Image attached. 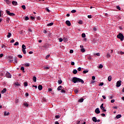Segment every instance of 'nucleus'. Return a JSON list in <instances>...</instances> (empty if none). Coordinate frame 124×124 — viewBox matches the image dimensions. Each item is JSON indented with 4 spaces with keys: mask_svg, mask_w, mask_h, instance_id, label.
Segmentation results:
<instances>
[{
    "mask_svg": "<svg viewBox=\"0 0 124 124\" xmlns=\"http://www.w3.org/2000/svg\"><path fill=\"white\" fill-rule=\"evenodd\" d=\"M72 82H73V83L75 84H76V83H81V84H84V83L83 79L76 77L73 78Z\"/></svg>",
    "mask_w": 124,
    "mask_h": 124,
    "instance_id": "f257e3e1",
    "label": "nucleus"
},
{
    "mask_svg": "<svg viewBox=\"0 0 124 124\" xmlns=\"http://www.w3.org/2000/svg\"><path fill=\"white\" fill-rule=\"evenodd\" d=\"M117 38L120 39L121 41H123V40H124V35L122 34V33H119L118 35H117Z\"/></svg>",
    "mask_w": 124,
    "mask_h": 124,
    "instance_id": "f03ea898",
    "label": "nucleus"
},
{
    "mask_svg": "<svg viewBox=\"0 0 124 124\" xmlns=\"http://www.w3.org/2000/svg\"><path fill=\"white\" fill-rule=\"evenodd\" d=\"M22 51L23 54H27V52L26 51V46L25 45H22Z\"/></svg>",
    "mask_w": 124,
    "mask_h": 124,
    "instance_id": "7ed1b4c3",
    "label": "nucleus"
},
{
    "mask_svg": "<svg viewBox=\"0 0 124 124\" xmlns=\"http://www.w3.org/2000/svg\"><path fill=\"white\" fill-rule=\"evenodd\" d=\"M6 12L7 14L9 15V16H15V14L14 13H10V11L7 10H6Z\"/></svg>",
    "mask_w": 124,
    "mask_h": 124,
    "instance_id": "20e7f679",
    "label": "nucleus"
},
{
    "mask_svg": "<svg viewBox=\"0 0 124 124\" xmlns=\"http://www.w3.org/2000/svg\"><path fill=\"white\" fill-rule=\"evenodd\" d=\"M5 76L7 77V78H11V74L9 73L8 72H6Z\"/></svg>",
    "mask_w": 124,
    "mask_h": 124,
    "instance_id": "39448f33",
    "label": "nucleus"
},
{
    "mask_svg": "<svg viewBox=\"0 0 124 124\" xmlns=\"http://www.w3.org/2000/svg\"><path fill=\"white\" fill-rule=\"evenodd\" d=\"M121 85H122V80L118 81L116 83V87L119 88V87H121Z\"/></svg>",
    "mask_w": 124,
    "mask_h": 124,
    "instance_id": "423d86ee",
    "label": "nucleus"
},
{
    "mask_svg": "<svg viewBox=\"0 0 124 124\" xmlns=\"http://www.w3.org/2000/svg\"><path fill=\"white\" fill-rule=\"evenodd\" d=\"M103 105H104V104H102L101 106H100V108L101 109V110H103V112H106V109H105V108H104L103 107Z\"/></svg>",
    "mask_w": 124,
    "mask_h": 124,
    "instance_id": "0eeeda50",
    "label": "nucleus"
},
{
    "mask_svg": "<svg viewBox=\"0 0 124 124\" xmlns=\"http://www.w3.org/2000/svg\"><path fill=\"white\" fill-rule=\"evenodd\" d=\"M95 113H96V114H99V113H100V110H99V108H96L95 109Z\"/></svg>",
    "mask_w": 124,
    "mask_h": 124,
    "instance_id": "6e6552de",
    "label": "nucleus"
},
{
    "mask_svg": "<svg viewBox=\"0 0 124 124\" xmlns=\"http://www.w3.org/2000/svg\"><path fill=\"white\" fill-rule=\"evenodd\" d=\"M65 23H66V25H67V26H68L69 27H70V26H71V23L70 21H69V20L66 21Z\"/></svg>",
    "mask_w": 124,
    "mask_h": 124,
    "instance_id": "1a4fd4ad",
    "label": "nucleus"
},
{
    "mask_svg": "<svg viewBox=\"0 0 124 124\" xmlns=\"http://www.w3.org/2000/svg\"><path fill=\"white\" fill-rule=\"evenodd\" d=\"M4 1L7 3V4H11V1H10L9 0H4Z\"/></svg>",
    "mask_w": 124,
    "mask_h": 124,
    "instance_id": "9d476101",
    "label": "nucleus"
},
{
    "mask_svg": "<svg viewBox=\"0 0 124 124\" xmlns=\"http://www.w3.org/2000/svg\"><path fill=\"white\" fill-rule=\"evenodd\" d=\"M92 120L94 122V123L97 122V119H96V117H93L92 118Z\"/></svg>",
    "mask_w": 124,
    "mask_h": 124,
    "instance_id": "9b49d317",
    "label": "nucleus"
},
{
    "mask_svg": "<svg viewBox=\"0 0 124 124\" xmlns=\"http://www.w3.org/2000/svg\"><path fill=\"white\" fill-rule=\"evenodd\" d=\"M6 72L4 71H2L0 72V76H4V77L5 76H4V74H5Z\"/></svg>",
    "mask_w": 124,
    "mask_h": 124,
    "instance_id": "f8f14e48",
    "label": "nucleus"
},
{
    "mask_svg": "<svg viewBox=\"0 0 124 124\" xmlns=\"http://www.w3.org/2000/svg\"><path fill=\"white\" fill-rule=\"evenodd\" d=\"M38 90H39V91H41L43 89L42 85H39L38 87Z\"/></svg>",
    "mask_w": 124,
    "mask_h": 124,
    "instance_id": "ddd939ff",
    "label": "nucleus"
},
{
    "mask_svg": "<svg viewBox=\"0 0 124 124\" xmlns=\"http://www.w3.org/2000/svg\"><path fill=\"white\" fill-rule=\"evenodd\" d=\"M6 92V88H4L3 89V90H2V91L1 92V93H4Z\"/></svg>",
    "mask_w": 124,
    "mask_h": 124,
    "instance_id": "4468645a",
    "label": "nucleus"
},
{
    "mask_svg": "<svg viewBox=\"0 0 124 124\" xmlns=\"http://www.w3.org/2000/svg\"><path fill=\"white\" fill-rule=\"evenodd\" d=\"M11 35H12V34H11V32H9V33H8V34L7 36V37L8 38H10V37H11Z\"/></svg>",
    "mask_w": 124,
    "mask_h": 124,
    "instance_id": "2eb2a0df",
    "label": "nucleus"
},
{
    "mask_svg": "<svg viewBox=\"0 0 124 124\" xmlns=\"http://www.w3.org/2000/svg\"><path fill=\"white\" fill-rule=\"evenodd\" d=\"M12 4H13V5H17V4H18V3H17V2L15 1H13L12 2Z\"/></svg>",
    "mask_w": 124,
    "mask_h": 124,
    "instance_id": "dca6fc26",
    "label": "nucleus"
},
{
    "mask_svg": "<svg viewBox=\"0 0 124 124\" xmlns=\"http://www.w3.org/2000/svg\"><path fill=\"white\" fill-rule=\"evenodd\" d=\"M77 72H78V71H77L76 69H74L73 71V74H77Z\"/></svg>",
    "mask_w": 124,
    "mask_h": 124,
    "instance_id": "f3484780",
    "label": "nucleus"
},
{
    "mask_svg": "<svg viewBox=\"0 0 124 124\" xmlns=\"http://www.w3.org/2000/svg\"><path fill=\"white\" fill-rule=\"evenodd\" d=\"M23 105H24V106H25L26 107H29V104H28L27 102H25L23 103Z\"/></svg>",
    "mask_w": 124,
    "mask_h": 124,
    "instance_id": "a211bd4d",
    "label": "nucleus"
},
{
    "mask_svg": "<svg viewBox=\"0 0 124 124\" xmlns=\"http://www.w3.org/2000/svg\"><path fill=\"white\" fill-rule=\"evenodd\" d=\"M4 116H8V115H9V112L4 111Z\"/></svg>",
    "mask_w": 124,
    "mask_h": 124,
    "instance_id": "6ab92c4d",
    "label": "nucleus"
},
{
    "mask_svg": "<svg viewBox=\"0 0 124 124\" xmlns=\"http://www.w3.org/2000/svg\"><path fill=\"white\" fill-rule=\"evenodd\" d=\"M54 25V23L51 22L47 25V27H51V26H53Z\"/></svg>",
    "mask_w": 124,
    "mask_h": 124,
    "instance_id": "aec40b11",
    "label": "nucleus"
},
{
    "mask_svg": "<svg viewBox=\"0 0 124 124\" xmlns=\"http://www.w3.org/2000/svg\"><path fill=\"white\" fill-rule=\"evenodd\" d=\"M62 86H60L58 87L57 90L58 91H61L62 90Z\"/></svg>",
    "mask_w": 124,
    "mask_h": 124,
    "instance_id": "412c9836",
    "label": "nucleus"
},
{
    "mask_svg": "<svg viewBox=\"0 0 124 124\" xmlns=\"http://www.w3.org/2000/svg\"><path fill=\"white\" fill-rule=\"evenodd\" d=\"M80 51H81L82 53H85V52L86 51V50H85V48H81V49H80Z\"/></svg>",
    "mask_w": 124,
    "mask_h": 124,
    "instance_id": "4be33fe9",
    "label": "nucleus"
},
{
    "mask_svg": "<svg viewBox=\"0 0 124 124\" xmlns=\"http://www.w3.org/2000/svg\"><path fill=\"white\" fill-rule=\"evenodd\" d=\"M84 101V99L83 98H81L78 100V102L82 103Z\"/></svg>",
    "mask_w": 124,
    "mask_h": 124,
    "instance_id": "5701e85b",
    "label": "nucleus"
},
{
    "mask_svg": "<svg viewBox=\"0 0 124 124\" xmlns=\"http://www.w3.org/2000/svg\"><path fill=\"white\" fill-rule=\"evenodd\" d=\"M120 118H122V115L118 114L116 116V119H120Z\"/></svg>",
    "mask_w": 124,
    "mask_h": 124,
    "instance_id": "b1692460",
    "label": "nucleus"
},
{
    "mask_svg": "<svg viewBox=\"0 0 124 124\" xmlns=\"http://www.w3.org/2000/svg\"><path fill=\"white\" fill-rule=\"evenodd\" d=\"M108 81H109V82H110L111 80H112V77L111 76H109L108 77Z\"/></svg>",
    "mask_w": 124,
    "mask_h": 124,
    "instance_id": "393cba45",
    "label": "nucleus"
},
{
    "mask_svg": "<svg viewBox=\"0 0 124 124\" xmlns=\"http://www.w3.org/2000/svg\"><path fill=\"white\" fill-rule=\"evenodd\" d=\"M33 81L35 83L36 82V77L34 76L33 77Z\"/></svg>",
    "mask_w": 124,
    "mask_h": 124,
    "instance_id": "a878e982",
    "label": "nucleus"
},
{
    "mask_svg": "<svg viewBox=\"0 0 124 124\" xmlns=\"http://www.w3.org/2000/svg\"><path fill=\"white\" fill-rule=\"evenodd\" d=\"M81 36L82 37H83V38H85V37H86V34H85V33H83L81 34Z\"/></svg>",
    "mask_w": 124,
    "mask_h": 124,
    "instance_id": "bb28decb",
    "label": "nucleus"
},
{
    "mask_svg": "<svg viewBox=\"0 0 124 124\" xmlns=\"http://www.w3.org/2000/svg\"><path fill=\"white\" fill-rule=\"evenodd\" d=\"M49 68H50V67H48V66H46L44 67V69L47 70L48 69H49Z\"/></svg>",
    "mask_w": 124,
    "mask_h": 124,
    "instance_id": "cd10ccee",
    "label": "nucleus"
},
{
    "mask_svg": "<svg viewBox=\"0 0 124 124\" xmlns=\"http://www.w3.org/2000/svg\"><path fill=\"white\" fill-rule=\"evenodd\" d=\"M88 72H89V70H84L83 71V73H84V74H86V73H88Z\"/></svg>",
    "mask_w": 124,
    "mask_h": 124,
    "instance_id": "c85d7f7f",
    "label": "nucleus"
},
{
    "mask_svg": "<svg viewBox=\"0 0 124 124\" xmlns=\"http://www.w3.org/2000/svg\"><path fill=\"white\" fill-rule=\"evenodd\" d=\"M15 46H17L18 45H19V42H16L15 44H14Z\"/></svg>",
    "mask_w": 124,
    "mask_h": 124,
    "instance_id": "c756f323",
    "label": "nucleus"
},
{
    "mask_svg": "<svg viewBox=\"0 0 124 124\" xmlns=\"http://www.w3.org/2000/svg\"><path fill=\"white\" fill-rule=\"evenodd\" d=\"M49 57H50V55H49V54L46 55V60H48V59H49Z\"/></svg>",
    "mask_w": 124,
    "mask_h": 124,
    "instance_id": "7c9ffc66",
    "label": "nucleus"
},
{
    "mask_svg": "<svg viewBox=\"0 0 124 124\" xmlns=\"http://www.w3.org/2000/svg\"><path fill=\"white\" fill-rule=\"evenodd\" d=\"M24 87H27V86H28V83L25 82L24 83Z\"/></svg>",
    "mask_w": 124,
    "mask_h": 124,
    "instance_id": "2f4dec72",
    "label": "nucleus"
},
{
    "mask_svg": "<svg viewBox=\"0 0 124 124\" xmlns=\"http://www.w3.org/2000/svg\"><path fill=\"white\" fill-rule=\"evenodd\" d=\"M62 83V80H58V84H59V85H61Z\"/></svg>",
    "mask_w": 124,
    "mask_h": 124,
    "instance_id": "473e14b6",
    "label": "nucleus"
},
{
    "mask_svg": "<svg viewBox=\"0 0 124 124\" xmlns=\"http://www.w3.org/2000/svg\"><path fill=\"white\" fill-rule=\"evenodd\" d=\"M110 57H111L110 53H108L107 55V58H110Z\"/></svg>",
    "mask_w": 124,
    "mask_h": 124,
    "instance_id": "72a5a7b5",
    "label": "nucleus"
},
{
    "mask_svg": "<svg viewBox=\"0 0 124 124\" xmlns=\"http://www.w3.org/2000/svg\"><path fill=\"white\" fill-rule=\"evenodd\" d=\"M22 8L24 9V10H25V9H26V6L25 5H22L21 6Z\"/></svg>",
    "mask_w": 124,
    "mask_h": 124,
    "instance_id": "f704fd0d",
    "label": "nucleus"
},
{
    "mask_svg": "<svg viewBox=\"0 0 124 124\" xmlns=\"http://www.w3.org/2000/svg\"><path fill=\"white\" fill-rule=\"evenodd\" d=\"M78 23L80 24V25H82V24H83V21L82 20H79L78 21Z\"/></svg>",
    "mask_w": 124,
    "mask_h": 124,
    "instance_id": "c9c22d12",
    "label": "nucleus"
},
{
    "mask_svg": "<svg viewBox=\"0 0 124 124\" xmlns=\"http://www.w3.org/2000/svg\"><path fill=\"white\" fill-rule=\"evenodd\" d=\"M29 16H26L25 18V21H28V20H29Z\"/></svg>",
    "mask_w": 124,
    "mask_h": 124,
    "instance_id": "e433bc0d",
    "label": "nucleus"
},
{
    "mask_svg": "<svg viewBox=\"0 0 124 124\" xmlns=\"http://www.w3.org/2000/svg\"><path fill=\"white\" fill-rule=\"evenodd\" d=\"M103 67V65L102 64H100L99 66V68H102Z\"/></svg>",
    "mask_w": 124,
    "mask_h": 124,
    "instance_id": "4c0bfd02",
    "label": "nucleus"
},
{
    "mask_svg": "<svg viewBox=\"0 0 124 124\" xmlns=\"http://www.w3.org/2000/svg\"><path fill=\"white\" fill-rule=\"evenodd\" d=\"M56 119H60V115H57L55 116Z\"/></svg>",
    "mask_w": 124,
    "mask_h": 124,
    "instance_id": "58836bf2",
    "label": "nucleus"
},
{
    "mask_svg": "<svg viewBox=\"0 0 124 124\" xmlns=\"http://www.w3.org/2000/svg\"><path fill=\"white\" fill-rule=\"evenodd\" d=\"M116 8L117 9H118V10H121V7H119V6H117Z\"/></svg>",
    "mask_w": 124,
    "mask_h": 124,
    "instance_id": "ea45409f",
    "label": "nucleus"
},
{
    "mask_svg": "<svg viewBox=\"0 0 124 124\" xmlns=\"http://www.w3.org/2000/svg\"><path fill=\"white\" fill-rule=\"evenodd\" d=\"M14 62H16V63H17V58L16 57L15 58Z\"/></svg>",
    "mask_w": 124,
    "mask_h": 124,
    "instance_id": "a19ab883",
    "label": "nucleus"
},
{
    "mask_svg": "<svg viewBox=\"0 0 124 124\" xmlns=\"http://www.w3.org/2000/svg\"><path fill=\"white\" fill-rule=\"evenodd\" d=\"M78 89H75V93H78Z\"/></svg>",
    "mask_w": 124,
    "mask_h": 124,
    "instance_id": "79ce46f5",
    "label": "nucleus"
},
{
    "mask_svg": "<svg viewBox=\"0 0 124 124\" xmlns=\"http://www.w3.org/2000/svg\"><path fill=\"white\" fill-rule=\"evenodd\" d=\"M103 85H104V83L103 82H101L99 84V86H103Z\"/></svg>",
    "mask_w": 124,
    "mask_h": 124,
    "instance_id": "37998d69",
    "label": "nucleus"
},
{
    "mask_svg": "<svg viewBox=\"0 0 124 124\" xmlns=\"http://www.w3.org/2000/svg\"><path fill=\"white\" fill-rule=\"evenodd\" d=\"M18 57L19 58V59H22V58H23V56L21 55H18Z\"/></svg>",
    "mask_w": 124,
    "mask_h": 124,
    "instance_id": "c03bdc74",
    "label": "nucleus"
},
{
    "mask_svg": "<svg viewBox=\"0 0 124 124\" xmlns=\"http://www.w3.org/2000/svg\"><path fill=\"white\" fill-rule=\"evenodd\" d=\"M25 66H27V67L30 66V63H26Z\"/></svg>",
    "mask_w": 124,
    "mask_h": 124,
    "instance_id": "a18cd8bd",
    "label": "nucleus"
},
{
    "mask_svg": "<svg viewBox=\"0 0 124 124\" xmlns=\"http://www.w3.org/2000/svg\"><path fill=\"white\" fill-rule=\"evenodd\" d=\"M71 12L72 13H76V11L75 10H73Z\"/></svg>",
    "mask_w": 124,
    "mask_h": 124,
    "instance_id": "49530a36",
    "label": "nucleus"
},
{
    "mask_svg": "<svg viewBox=\"0 0 124 124\" xmlns=\"http://www.w3.org/2000/svg\"><path fill=\"white\" fill-rule=\"evenodd\" d=\"M88 18H89V19H92V15H88Z\"/></svg>",
    "mask_w": 124,
    "mask_h": 124,
    "instance_id": "de8ad7c7",
    "label": "nucleus"
},
{
    "mask_svg": "<svg viewBox=\"0 0 124 124\" xmlns=\"http://www.w3.org/2000/svg\"><path fill=\"white\" fill-rule=\"evenodd\" d=\"M15 40L14 39H13V40H11L10 42H11V43H13L15 42Z\"/></svg>",
    "mask_w": 124,
    "mask_h": 124,
    "instance_id": "09e8293b",
    "label": "nucleus"
},
{
    "mask_svg": "<svg viewBox=\"0 0 124 124\" xmlns=\"http://www.w3.org/2000/svg\"><path fill=\"white\" fill-rule=\"evenodd\" d=\"M61 93H65V91L64 90L62 89V91H61Z\"/></svg>",
    "mask_w": 124,
    "mask_h": 124,
    "instance_id": "8fccbe9b",
    "label": "nucleus"
},
{
    "mask_svg": "<svg viewBox=\"0 0 124 124\" xmlns=\"http://www.w3.org/2000/svg\"><path fill=\"white\" fill-rule=\"evenodd\" d=\"M20 69L21 70L24 71L25 70V68L24 67H21Z\"/></svg>",
    "mask_w": 124,
    "mask_h": 124,
    "instance_id": "3c124183",
    "label": "nucleus"
},
{
    "mask_svg": "<svg viewBox=\"0 0 124 124\" xmlns=\"http://www.w3.org/2000/svg\"><path fill=\"white\" fill-rule=\"evenodd\" d=\"M63 40L62 39V38H60V39H59V41H60V42H62V41H63Z\"/></svg>",
    "mask_w": 124,
    "mask_h": 124,
    "instance_id": "603ef678",
    "label": "nucleus"
},
{
    "mask_svg": "<svg viewBox=\"0 0 124 124\" xmlns=\"http://www.w3.org/2000/svg\"><path fill=\"white\" fill-rule=\"evenodd\" d=\"M70 54L73 53V50H72V49L70 50Z\"/></svg>",
    "mask_w": 124,
    "mask_h": 124,
    "instance_id": "864d4df0",
    "label": "nucleus"
},
{
    "mask_svg": "<svg viewBox=\"0 0 124 124\" xmlns=\"http://www.w3.org/2000/svg\"><path fill=\"white\" fill-rule=\"evenodd\" d=\"M1 47V48H6V46L4 45H3Z\"/></svg>",
    "mask_w": 124,
    "mask_h": 124,
    "instance_id": "5fc2aeb1",
    "label": "nucleus"
},
{
    "mask_svg": "<svg viewBox=\"0 0 124 124\" xmlns=\"http://www.w3.org/2000/svg\"><path fill=\"white\" fill-rule=\"evenodd\" d=\"M3 57V54L1 53L0 54V58H2Z\"/></svg>",
    "mask_w": 124,
    "mask_h": 124,
    "instance_id": "6e6d98bb",
    "label": "nucleus"
},
{
    "mask_svg": "<svg viewBox=\"0 0 124 124\" xmlns=\"http://www.w3.org/2000/svg\"><path fill=\"white\" fill-rule=\"evenodd\" d=\"M92 80H95V77L93 76L92 77Z\"/></svg>",
    "mask_w": 124,
    "mask_h": 124,
    "instance_id": "4d7b16f0",
    "label": "nucleus"
},
{
    "mask_svg": "<svg viewBox=\"0 0 124 124\" xmlns=\"http://www.w3.org/2000/svg\"><path fill=\"white\" fill-rule=\"evenodd\" d=\"M81 67H78V71H81Z\"/></svg>",
    "mask_w": 124,
    "mask_h": 124,
    "instance_id": "13d9d810",
    "label": "nucleus"
},
{
    "mask_svg": "<svg viewBox=\"0 0 124 124\" xmlns=\"http://www.w3.org/2000/svg\"><path fill=\"white\" fill-rule=\"evenodd\" d=\"M114 102H115V100L114 99H112L111 100V103H114Z\"/></svg>",
    "mask_w": 124,
    "mask_h": 124,
    "instance_id": "bf43d9fd",
    "label": "nucleus"
},
{
    "mask_svg": "<svg viewBox=\"0 0 124 124\" xmlns=\"http://www.w3.org/2000/svg\"><path fill=\"white\" fill-rule=\"evenodd\" d=\"M31 20H34V17L33 16H31Z\"/></svg>",
    "mask_w": 124,
    "mask_h": 124,
    "instance_id": "052dcab7",
    "label": "nucleus"
},
{
    "mask_svg": "<svg viewBox=\"0 0 124 124\" xmlns=\"http://www.w3.org/2000/svg\"><path fill=\"white\" fill-rule=\"evenodd\" d=\"M101 115L102 117H105V113H102Z\"/></svg>",
    "mask_w": 124,
    "mask_h": 124,
    "instance_id": "680f3d73",
    "label": "nucleus"
},
{
    "mask_svg": "<svg viewBox=\"0 0 124 124\" xmlns=\"http://www.w3.org/2000/svg\"><path fill=\"white\" fill-rule=\"evenodd\" d=\"M102 97H103V99H106V97L105 96V95H103Z\"/></svg>",
    "mask_w": 124,
    "mask_h": 124,
    "instance_id": "e2e57ef3",
    "label": "nucleus"
},
{
    "mask_svg": "<svg viewBox=\"0 0 124 124\" xmlns=\"http://www.w3.org/2000/svg\"><path fill=\"white\" fill-rule=\"evenodd\" d=\"M25 96H26V97L29 96V93H25Z\"/></svg>",
    "mask_w": 124,
    "mask_h": 124,
    "instance_id": "0e129e2a",
    "label": "nucleus"
},
{
    "mask_svg": "<svg viewBox=\"0 0 124 124\" xmlns=\"http://www.w3.org/2000/svg\"><path fill=\"white\" fill-rule=\"evenodd\" d=\"M43 32H44V33H47V31L44 30V31H43Z\"/></svg>",
    "mask_w": 124,
    "mask_h": 124,
    "instance_id": "69168bd1",
    "label": "nucleus"
},
{
    "mask_svg": "<svg viewBox=\"0 0 124 124\" xmlns=\"http://www.w3.org/2000/svg\"><path fill=\"white\" fill-rule=\"evenodd\" d=\"M48 91V92H52V89L49 88Z\"/></svg>",
    "mask_w": 124,
    "mask_h": 124,
    "instance_id": "338daca9",
    "label": "nucleus"
},
{
    "mask_svg": "<svg viewBox=\"0 0 124 124\" xmlns=\"http://www.w3.org/2000/svg\"><path fill=\"white\" fill-rule=\"evenodd\" d=\"M55 124H60V123H59V122L56 121V122H55Z\"/></svg>",
    "mask_w": 124,
    "mask_h": 124,
    "instance_id": "774afa93",
    "label": "nucleus"
}]
</instances>
